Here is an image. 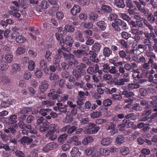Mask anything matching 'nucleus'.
Instances as JSON below:
<instances>
[{
  "instance_id": "nucleus-1",
  "label": "nucleus",
  "mask_w": 157,
  "mask_h": 157,
  "mask_svg": "<svg viewBox=\"0 0 157 157\" xmlns=\"http://www.w3.org/2000/svg\"><path fill=\"white\" fill-rule=\"evenodd\" d=\"M133 2L138 11L142 13L145 16H147L149 13L148 10L145 7L147 5V2L145 0L134 1Z\"/></svg>"
},
{
  "instance_id": "nucleus-2",
  "label": "nucleus",
  "mask_w": 157,
  "mask_h": 157,
  "mask_svg": "<svg viewBox=\"0 0 157 157\" xmlns=\"http://www.w3.org/2000/svg\"><path fill=\"white\" fill-rule=\"evenodd\" d=\"M13 33L12 34V37L13 39H15L16 42L18 43H21L26 41V39L23 36L20 34L19 32V29L14 26L12 29Z\"/></svg>"
},
{
  "instance_id": "nucleus-3",
  "label": "nucleus",
  "mask_w": 157,
  "mask_h": 157,
  "mask_svg": "<svg viewBox=\"0 0 157 157\" xmlns=\"http://www.w3.org/2000/svg\"><path fill=\"white\" fill-rule=\"evenodd\" d=\"M101 12L100 11H98V13L99 14H102V13H109L112 11V9L111 7L108 5H102L101 6Z\"/></svg>"
},
{
  "instance_id": "nucleus-4",
  "label": "nucleus",
  "mask_w": 157,
  "mask_h": 157,
  "mask_svg": "<svg viewBox=\"0 0 157 157\" xmlns=\"http://www.w3.org/2000/svg\"><path fill=\"white\" fill-rule=\"evenodd\" d=\"M129 80L128 78H124L120 79H116L113 81V83L115 85H123L125 82H129Z\"/></svg>"
},
{
  "instance_id": "nucleus-5",
  "label": "nucleus",
  "mask_w": 157,
  "mask_h": 157,
  "mask_svg": "<svg viewBox=\"0 0 157 157\" xmlns=\"http://www.w3.org/2000/svg\"><path fill=\"white\" fill-rule=\"evenodd\" d=\"M112 139L110 137L104 138L101 141V144L104 146H107L109 145L112 142Z\"/></svg>"
},
{
  "instance_id": "nucleus-6",
  "label": "nucleus",
  "mask_w": 157,
  "mask_h": 157,
  "mask_svg": "<svg viewBox=\"0 0 157 157\" xmlns=\"http://www.w3.org/2000/svg\"><path fill=\"white\" fill-rule=\"evenodd\" d=\"M146 56L149 59L148 61L153 63L154 60L156 59V56L155 53L152 52L146 51L145 53Z\"/></svg>"
},
{
  "instance_id": "nucleus-7",
  "label": "nucleus",
  "mask_w": 157,
  "mask_h": 157,
  "mask_svg": "<svg viewBox=\"0 0 157 157\" xmlns=\"http://www.w3.org/2000/svg\"><path fill=\"white\" fill-rule=\"evenodd\" d=\"M146 56L149 59L148 61L153 63L154 60L156 59V56L155 53L152 52L146 51L145 53Z\"/></svg>"
},
{
  "instance_id": "nucleus-8",
  "label": "nucleus",
  "mask_w": 157,
  "mask_h": 157,
  "mask_svg": "<svg viewBox=\"0 0 157 157\" xmlns=\"http://www.w3.org/2000/svg\"><path fill=\"white\" fill-rule=\"evenodd\" d=\"M11 10L9 11V13L11 15H13L15 17L17 18L21 17L20 13H18V10L16 7L12 6L11 7Z\"/></svg>"
},
{
  "instance_id": "nucleus-9",
  "label": "nucleus",
  "mask_w": 157,
  "mask_h": 157,
  "mask_svg": "<svg viewBox=\"0 0 157 157\" xmlns=\"http://www.w3.org/2000/svg\"><path fill=\"white\" fill-rule=\"evenodd\" d=\"M71 155L73 157H80L81 153L76 147H73L70 152Z\"/></svg>"
},
{
  "instance_id": "nucleus-10",
  "label": "nucleus",
  "mask_w": 157,
  "mask_h": 157,
  "mask_svg": "<svg viewBox=\"0 0 157 157\" xmlns=\"http://www.w3.org/2000/svg\"><path fill=\"white\" fill-rule=\"evenodd\" d=\"M11 67L12 68L11 73L12 75L16 74L17 72L20 71L21 70L20 65L17 63L12 64Z\"/></svg>"
},
{
  "instance_id": "nucleus-11",
  "label": "nucleus",
  "mask_w": 157,
  "mask_h": 157,
  "mask_svg": "<svg viewBox=\"0 0 157 157\" xmlns=\"http://www.w3.org/2000/svg\"><path fill=\"white\" fill-rule=\"evenodd\" d=\"M48 87L47 81L45 80L42 81L41 84L39 86V88L40 91L42 92L45 91Z\"/></svg>"
},
{
  "instance_id": "nucleus-12",
  "label": "nucleus",
  "mask_w": 157,
  "mask_h": 157,
  "mask_svg": "<svg viewBox=\"0 0 157 157\" xmlns=\"http://www.w3.org/2000/svg\"><path fill=\"white\" fill-rule=\"evenodd\" d=\"M81 11V8L77 5H75L71 10V13L73 15H76Z\"/></svg>"
},
{
  "instance_id": "nucleus-13",
  "label": "nucleus",
  "mask_w": 157,
  "mask_h": 157,
  "mask_svg": "<svg viewBox=\"0 0 157 157\" xmlns=\"http://www.w3.org/2000/svg\"><path fill=\"white\" fill-rule=\"evenodd\" d=\"M17 116L15 115H11L9 120V123L10 124H14V126L15 128L17 127Z\"/></svg>"
},
{
  "instance_id": "nucleus-14",
  "label": "nucleus",
  "mask_w": 157,
  "mask_h": 157,
  "mask_svg": "<svg viewBox=\"0 0 157 157\" xmlns=\"http://www.w3.org/2000/svg\"><path fill=\"white\" fill-rule=\"evenodd\" d=\"M75 30V28L74 26L66 25L64 27V29L63 32L64 34H66L67 32L73 33Z\"/></svg>"
},
{
  "instance_id": "nucleus-15",
  "label": "nucleus",
  "mask_w": 157,
  "mask_h": 157,
  "mask_svg": "<svg viewBox=\"0 0 157 157\" xmlns=\"http://www.w3.org/2000/svg\"><path fill=\"white\" fill-rule=\"evenodd\" d=\"M56 36L57 40L59 41V44L61 46L64 45V42L63 38V35L61 33H56Z\"/></svg>"
},
{
  "instance_id": "nucleus-16",
  "label": "nucleus",
  "mask_w": 157,
  "mask_h": 157,
  "mask_svg": "<svg viewBox=\"0 0 157 157\" xmlns=\"http://www.w3.org/2000/svg\"><path fill=\"white\" fill-rule=\"evenodd\" d=\"M86 67L85 64L81 63L76 66V68L77 70L79 71L80 73L83 75L86 73L84 69L86 68Z\"/></svg>"
},
{
  "instance_id": "nucleus-17",
  "label": "nucleus",
  "mask_w": 157,
  "mask_h": 157,
  "mask_svg": "<svg viewBox=\"0 0 157 157\" xmlns=\"http://www.w3.org/2000/svg\"><path fill=\"white\" fill-rule=\"evenodd\" d=\"M112 51L109 48L104 47L103 49V54L105 57H109L112 54Z\"/></svg>"
},
{
  "instance_id": "nucleus-18",
  "label": "nucleus",
  "mask_w": 157,
  "mask_h": 157,
  "mask_svg": "<svg viewBox=\"0 0 157 157\" xmlns=\"http://www.w3.org/2000/svg\"><path fill=\"white\" fill-rule=\"evenodd\" d=\"M114 2L117 7L124 8L125 7L124 0H114Z\"/></svg>"
},
{
  "instance_id": "nucleus-19",
  "label": "nucleus",
  "mask_w": 157,
  "mask_h": 157,
  "mask_svg": "<svg viewBox=\"0 0 157 157\" xmlns=\"http://www.w3.org/2000/svg\"><path fill=\"white\" fill-rule=\"evenodd\" d=\"M121 152L122 155L126 156L130 152V150L128 147L123 146L121 147Z\"/></svg>"
},
{
  "instance_id": "nucleus-20",
  "label": "nucleus",
  "mask_w": 157,
  "mask_h": 157,
  "mask_svg": "<svg viewBox=\"0 0 157 157\" xmlns=\"http://www.w3.org/2000/svg\"><path fill=\"white\" fill-rule=\"evenodd\" d=\"M8 67V65L4 60L0 62V70L2 71H6Z\"/></svg>"
},
{
  "instance_id": "nucleus-21",
  "label": "nucleus",
  "mask_w": 157,
  "mask_h": 157,
  "mask_svg": "<svg viewBox=\"0 0 157 157\" xmlns=\"http://www.w3.org/2000/svg\"><path fill=\"white\" fill-rule=\"evenodd\" d=\"M101 47V45L98 43H95L92 47V50L97 52H99Z\"/></svg>"
},
{
  "instance_id": "nucleus-22",
  "label": "nucleus",
  "mask_w": 157,
  "mask_h": 157,
  "mask_svg": "<svg viewBox=\"0 0 157 157\" xmlns=\"http://www.w3.org/2000/svg\"><path fill=\"white\" fill-rule=\"evenodd\" d=\"M97 25L101 31H104L106 29V25L104 21H99L97 23Z\"/></svg>"
},
{
  "instance_id": "nucleus-23",
  "label": "nucleus",
  "mask_w": 157,
  "mask_h": 157,
  "mask_svg": "<svg viewBox=\"0 0 157 157\" xmlns=\"http://www.w3.org/2000/svg\"><path fill=\"white\" fill-rule=\"evenodd\" d=\"M47 63L45 60L42 59L40 61V68L42 70H44V72L46 73L48 72H46V68L47 67Z\"/></svg>"
},
{
  "instance_id": "nucleus-24",
  "label": "nucleus",
  "mask_w": 157,
  "mask_h": 157,
  "mask_svg": "<svg viewBox=\"0 0 157 157\" xmlns=\"http://www.w3.org/2000/svg\"><path fill=\"white\" fill-rule=\"evenodd\" d=\"M14 99L12 100L11 101H10L9 100H6V101H3L1 102V105L2 107L7 108L10 106L11 105H12V102H14Z\"/></svg>"
},
{
  "instance_id": "nucleus-25",
  "label": "nucleus",
  "mask_w": 157,
  "mask_h": 157,
  "mask_svg": "<svg viewBox=\"0 0 157 157\" xmlns=\"http://www.w3.org/2000/svg\"><path fill=\"white\" fill-rule=\"evenodd\" d=\"M52 55V52H51L50 49L46 50V53L44 55V57L47 62H50L51 61L52 58L51 56Z\"/></svg>"
},
{
  "instance_id": "nucleus-26",
  "label": "nucleus",
  "mask_w": 157,
  "mask_h": 157,
  "mask_svg": "<svg viewBox=\"0 0 157 157\" xmlns=\"http://www.w3.org/2000/svg\"><path fill=\"white\" fill-rule=\"evenodd\" d=\"M5 59L8 63H11L13 60V55L11 53H6L5 55Z\"/></svg>"
},
{
  "instance_id": "nucleus-27",
  "label": "nucleus",
  "mask_w": 157,
  "mask_h": 157,
  "mask_svg": "<svg viewBox=\"0 0 157 157\" xmlns=\"http://www.w3.org/2000/svg\"><path fill=\"white\" fill-rule=\"evenodd\" d=\"M54 133L52 132H48L46 134V136L50 140H53L57 138V135Z\"/></svg>"
},
{
  "instance_id": "nucleus-28",
  "label": "nucleus",
  "mask_w": 157,
  "mask_h": 157,
  "mask_svg": "<svg viewBox=\"0 0 157 157\" xmlns=\"http://www.w3.org/2000/svg\"><path fill=\"white\" fill-rule=\"evenodd\" d=\"M128 90H132L140 87V85L136 83H130L128 85Z\"/></svg>"
},
{
  "instance_id": "nucleus-29",
  "label": "nucleus",
  "mask_w": 157,
  "mask_h": 157,
  "mask_svg": "<svg viewBox=\"0 0 157 157\" xmlns=\"http://www.w3.org/2000/svg\"><path fill=\"white\" fill-rule=\"evenodd\" d=\"M73 43V38L71 36H67L65 40V41L64 44H66L67 45L69 46H71Z\"/></svg>"
},
{
  "instance_id": "nucleus-30",
  "label": "nucleus",
  "mask_w": 157,
  "mask_h": 157,
  "mask_svg": "<svg viewBox=\"0 0 157 157\" xmlns=\"http://www.w3.org/2000/svg\"><path fill=\"white\" fill-rule=\"evenodd\" d=\"M76 37L78 40L81 42H83L84 41V40L82 36V34L80 31H77L75 33Z\"/></svg>"
},
{
  "instance_id": "nucleus-31",
  "label": "nucleus",
  "mask_w": 157,
  "mask_h": 157,
  "mask_svg": "<svg viewBox=\"0 0 157 157\" xmlns=\"http://www.w3.org/2000/svg\"><path fill=\"white\" fill-rule=\"evenodd\" d=\"M101 115V111H97L94 112L90 114V117L92 118H97Z\"/></svg>"
},
{
  "instance_id": "nucleus-32",
  "label": "nucleus",
  "mask_w": 157,
  "mask_h": 157,
  "mask_svg": "<svg viewBox=\"0 0 157 157\" xmlns=\"http://www.w3.org/2000/svg\"><path fill=\"white\" fill-rule=\"evenodd\" d=\"M51 111V110L49 109H42L40 110L39 113L43 116H45Z\"/></svg>"
},
{
  "instance_id": "nucleus-33",
  "label": "nucleus",
  "mask_w": 157,
  "mask_h": 157,
  "mask_svg": "<svg viewBox=\"0 0 157 157\" xmlns=\"http://www.w3.org/2000/svg\"><path fill=\"white\" fill-rule=\"evenodd\" d=\"M35 63L34 61L32 60H31L29 62L28 69L30 71H33L35 69Z\"/></svg>"
},
{
  "instance_id": "nucleus-34",
  "label": "nucleus",
  "mask_w": 157,
  "mask_h": 157,
  "mask_svg": "<svg viewBox=\"0 0 157 157\" xmlns=\"http://www.w3.org/2000/svg\"><path fill=\"white\" fill-rule=\"evenodd\" d=\"M63 56L65 60L66 61H70L71 59H73V57H74V56L72 54H68L67 53H63Z\"/></svg>"
},
{
  "instance_id": "nucleus-35",
  "label": "nucleus",
  "mask_w": 157,
  "mask_h": 157,
  "mask_svg": "<svg viewBox=\"0 0 157 157\" xmlns=\"http://www.w3.org/2000/svg\"><path fill=\"white\" fill-rule=\"evenodd\" d=\"M77 3L82 6L88 5L90 3L89 0H76Z\"/></svg>"
},
{
  "instance_id": "nucleus-36",
  "label": "nucleus",
  "mask_w": 157,
  "mask_h": 157,
  "mask_svg": "<svg viewBox=\"0 0 157 157\" xmlns=\"http://www.w3.org/2000/svg\"><path fill=\"white\" fill-rule=\"evenodd\" d=\"M109 63L111 64H113L114 66L118 67L119 66L122 65L123 64L122 62H116L113 59H109Z\"/></svg>"
},
{
  "instance_id": "nucleus-37",
  "label": "nucleus",
  "mask_w": 157,
  "mask_h": 157,
  "mask_svg": "<svg viewBox=\"0 0 157 157\" xmlns=\"http://www.w3.org/2000/svg\"><path fill=\"white\" fill-rule=\"evenodd\" d=\"M94 150L95 148L94 147H89L85 150V153L86 155L90 156Z\"/></svg>"
},
{
  "instance_id": "nucleus-38",
  "label": "nucleus",
  "mask_w": 157,
  "mask_h": 157,
  "mask_svg": "<svg viewBox=\"0 0 157 157\" xmlns=\"http://www.w3.org/2000/svg\"><path fill=\"white\" fill-rule=\"evenodd\" d=\"M124 140V137L122 135H119L116 138V142L119 144L123 143Z\"/></svg>"
},
{
  "instance_id": "nucleus-39",
  "label": "nucleus",
  "mask_w": 157,
  "mask_h": 157,
  "mask_svg": "<svg viewBox=\"0 0 157 157\" xmlns=\"http://www.w3.org/2000/svg\"><path fill=\"white\" fill-rule=\"evenodd\" d=\"M41 104L43 105H46L47 107L53 106L54 105V102L52 100H47L42 101Z\"/></svg>"
},
{
  "instance_id": "nucleus-40",
  "label": "nucleus",
  "mask_w": 157,
  "mask_h": 157,
  "mask_svg": "<svg viewBox=\"0 0 157 157\" xmlns=\"http://www.w3.org/2000/svg\"><path fill=\"white\" fill-rule=\"evenodd\" d=\"M34 74L35 76L38 78H41L43 75V72L39 69H36Z\"/></svg>"
},
{
  "instance_id": "nucleus-41",
  "label": "nucleus",
  "mask_w": 157,
  "mask_h": 157,
  "mask_svg": "<svg viewBox=\"0 0 157 157\" xmlns=\"http://www.w3.org/2000/svg\"><path fill=\"white\" fill-rule=\"evenodd\" d=\"M133 110H135L136 111H141L143 110L142 108L140 106L139 104H134V105L132 107Z\"/></svg>"
},
{
  "instance_id": "nucleus-42",
  "label": "nucleus",
  "mask_w": 157,
  "mask_h": 157,
  "mask_svg": "<svg viewBox=\"0 0 157 157\" xmlns=\"http://www.w3.org/2000/svg\"><path fill=\"white\" fill-rule=\"evenodd\" d=\"M99 152L101 154V155L103 156L108 155H109V152L107 148H101L100 149V152Z\"/></svg>"
},
{
  "instance_id": "nucleus-43",
  "label": "nucleus",
  "mask_w": 157,
  "mask_h": 157,
  "mask_svg": "<svg viewBox=\"0 0 157 157\" xmlns=\"http://www.w3.org/2000/svg\"><path fill=\"white\" fill-rule=\"evenodd\" d=\"M32 76L31 73L28 71H25L24 73L23 78L26 80H28L31 79Z\"/></svg>"
},
{
  "instance_id": "nucleus-44",
  "label": "nucleus",
  "mask_w": 157,
  "mask_h": 157,
  "mask_svg": "<svg viewBox=\"0 0 157 157\" xmlns=\"http://www.w3.org/2000/svg\"><path fill=\"white\" fill-rule=\"evenodd\" d=\"M84 52L79 50H75L73 52V53L78 58H81L82 54H84Z\"/></svg>"
},
{
  "instance_id": "nucleus-45",
  "label": "nucleus",
  "mask_w": 157,
  "mask_h": 157,
  "mask_svg": "<svg viewBox=\"0 0 157 157\" xmlns=\"http://www.w3.org/2000/svg\"><path fill=\"white\" fill-rule=\"evenodd\" d=\"M67 135L66 134H63L60 135L58 138V141L60 143H62L65 141L67 137Z\"/></svg>"
},
{
  "instance_id": "nucleus-46",
  "label": "nucleus",
  "mask_w": 157,
  "mask_h": 157,
  "mask_svg": "<svg viewBox=\"0 0 157 157\" xmlns=\"http://www.w3.org/2000/svg\"><path fill=\"white\" fill-rule=\"evenodd\" d=\"M77 129V128L75 126H71L69 125V127H68L67 133L68 134H71L74 132Z\"/></svg>"
},
{
  "instance_id": "nucleus-47",
  "label": "nucleus",
  "mask_w": 157,
  "mask_h": 157,
  "mask_svg": "<svg viewBox=\"0 0 157 157\" xmlns=\"http://www.w3.org/2000/svg\"><path fill=\"white\" fill-rule=\"evenodd\" d=\"M98 17V15L96 13L91 12L90 13L89 18L90 20L94 21Z\"/></svg>"
},
{
  "instance_id": "nucleus-48",
  "label": "nucleus",
  "mask_w": 157,
  "mask_h": 157,
  "mask_svg": "<svg viewBox=\"0 0 157 157\" xmlns=\"http://www.w3.org/2000/svg\"><path fill=\"white\" fill-rule=\"evenodd\" d=\"M134 60L138 63L142 62V63H144L146 62V59L145 57L143 55H141L140 56L139 59H134V58H133Z\"/></svg>"
},
{
  "instance_id": "nucleus-49",
  "label": "nucleus",
  "mask_w": 157,
  "mask_h": 157,
  "mask_svg": "<svg viewBox=\"0 0 157 157\" xmlns=\"http://www.w3.org/2000/svg\"><path fill=\"white\" fill-rule=\"evenodd\" d=\"M72 73L76 79L80 78L81 77V74L80 72L78 71L77 70L75 69L73 70Z\"/></svg>"
},
{
  "instance_id": "nucleus-50",
  "label": "nucleus",
  "mask_w": 157,
  "mask_h": 157,
  "mask_svg": "<svg viewBox=\"0 0 157 157\" xmlns=\"http://www.w3.org/2000/svg\"><path fill=\"white\" fill-rule=\"evenodd\" d=\"M148 48L149 50V51L152 52L154 50L155 52H157V46L156 45H152L151 44H149L148 46Z\"/></svg>"
},
{
  "instance_id": "nucleus-51",
  "label": "nucleus",
  "mask_w": 157,
  "mask_h": 157,
  "mask_svg": "<svg viewBox=\"0 0 157 157\" xmlns=\"http://www.w3.org/2000/svg\"><path fill=\"white\" fill-rule=\"evenodd\" d=\"M124 118H126L127 120L130 118L132 120H134L136 119L135 115L134 113H131L125 115Z\"/></svg>"
},
{
  "instance_id": "nucleus-52",
  "label": "nucleus",
  "mask_w": 157,
  "mask_h": 157,
  "mask_svg": "<svg viewBox=\"0 0 157 157\" xmlns=\"http://www.w3.org/2000/svg\"><path fill=\"white\" fill-rule=\"evenodd\" d=\"M25 52V49L22 47H18L16 51V53L18 55H21L24 54Z\"/></svg>"
},
{
  "instance_id": "nucleus-53",
  "label": "nucleus",
  "mask_w": 157,
  "mask_h": 157,
  "mask_svg": "<svg viewBox=\"0 0 157 157\" xmlns=\"http://www.w3.org/2000/svg\"><path fill=\"white\" fill-rule=\"evenodd\" d=\"M121 35L123 38L126 40H127L131 37V34L125 31L122 32L121 33Z\"/></svg>"
},
{
  "instance_id": "nucleus-54",
  "label": "nucleus",
  "mask_w": 157,
  "mask_h": 157,
  "mask_svg": "<svg viewBox=\"0 0 157 157\" xmlns=\"http://www.w3.org/2000/svg\"><path fill=\"white\" fill-rule=\"evenodd\" d=\"M53 64L55 65L56 67L57 68L59 67L60 60L59 58L54 57L53 59Z\"/></svg>"
},
{
  "instance_id": "nucleus-55",
  "label": "nucleus",
  "mask_w": 157,
  "mask_h": 157,
  "mask_svg": "<svg viewBox=\"0 0 157 157\" xmlns=\"http://www.w3.org/2000/svg\"><path fill=\"white\" fill-rule=\"evenodd\" d=\"M41 9H46L48 6V4L46 1L43 0L40 4Z\"/></svg>"
},
{
  "instance_id": "nucleus-56",
  "label": "nucleus",
  "mask_w": 157,
  "mask_h": 157,
  "mask_svg": "<svg viewBox=\"0 0 157 157\" xmlns=\"http://www.w3.org/2000/svg\"><path fill=\"white\" fill-rule=\"evenodd\" d=\"M112 103L111 100L109 99H106L103 102V104L105 106H110Z\"/></svg>"
},
{
  "instance_id": "nucleus-57",
  "label": "nucleus",
  "mask_w": 157,
  "mask_h": 157,
  "mask_svg": "<svg viewBox=\"0 0 157 157\" xmlns=\"http://www.w3.org/2000/svg\"><path fill=\"white\" fill-rule=\"evenodd\" d=\"M89 58L93 62L98 63L99 62V59L97 57V55L96 53H95V55L94 54L93 56H90Z\"/></svg>"
},
{
  "instance_id": "nucleus-58",
  "label": "nucleus",
  "mask_w": 157,
  "mask_h": 157,
  "mask_svg": "<svg viewBox=\"0 0 157 157\" xmlns=\"http://www.w3.org/2000/svg\"><path fill=\"white\" fill-rule=\"evenodd\" d=\"M120 15L121 17L124 20L127 21L128 22L131 20L130 17L126 13H121Z\"/></svg>"
},
{
  "instance_id": "nucleus-59",
  "label": "nucleus",
  "mask_w": 157,
  "mask_h": 157,
  "mask_svg": "<svg viewBox=\"0 0 157 157\" xmlns=\"http://www.w3.org/2000/svg\"><path fill=\"white\" fill-rule=\"evenodd\" d=\"M144 63V64L142 65L143 69L148 70L150 68V64H151V63H153L148 61L147 62H145Z\"/></svg>"
},
{
  "instance_id": "nucleus-60",
  "label": "nucleus",
  "mask_w": 157,
  "mask_h": 157,
  "mask_svg": "<svg viewBox=\"0 0 157 157\" xmlns=\"http://www.w3.org/2000/svg\"><path fill=\"white\" fill-rule=\"evenodd\" d=\"M31 108L29 107H26L23 108L20 112L21 114H27L28 112L31 110Z\"/></svg>"
},
{
  "instance_id": "nucleus-61",
  "label": "nucleus",
  "mask_w": 157,
  "mask_h": 157,
  "mask_svg": "<svg viewBox=\"0 0 157 157\" xmlns=\"http://www.w3.org/2000/svg\"><path fill=\"white\" fill-rule=\"evenodd\" d=\"M56 127V125L55 124H52L49 125L48 128L49 129V131L48 132H55Z\"/></svg>"
},
{
  "instance_id": "nucleus-62",
  "label": "nucleus",
  "mask_w": 157,
  "mask_h": 157,
  "mask_svg": "<svg viewBox=\"0 0 157 157\" xmlns=\"http://www.w3.org/2000/svg\"><path fill=\"white\" fill-rule=\"evenodd\" d=\"M148 20L151 23H154L155 21V17L151 13H150L148 15Z\"/></svg>"
},
{
  "instance_id": "nucleus-63",
  "label": "nucleus",
  "mask_w": 157,
  "mask_h": 157,
  "mask_svg": "<svg viewBox=\"0 0 157 157\" xmlns=\"http://www.w3.org/2000/svg\"><path fill=\"white\" fill-rule=\"evenodd\" d=\"M58 77L59 76L58 75L53 73L50 75L49 78L51 80H55L57 82L58 80Z\"/></svg>"
},
{
  "instance_id": "nucleus-64",
  "label": "nucleus",
  "mask_w": 157,
  "mask_h": 157,
  "mask_svg": "<svg viewBox=\"0 0 157 157\" xmlns=\"http://www.w3.org/2000/svg\"><path fill=\"white\" fill-rule=\"evenodd\" d=\"M15 154L17 157H25V154L20 151L17 150L16 151Z\"/></svg>"
}]
</instances>
